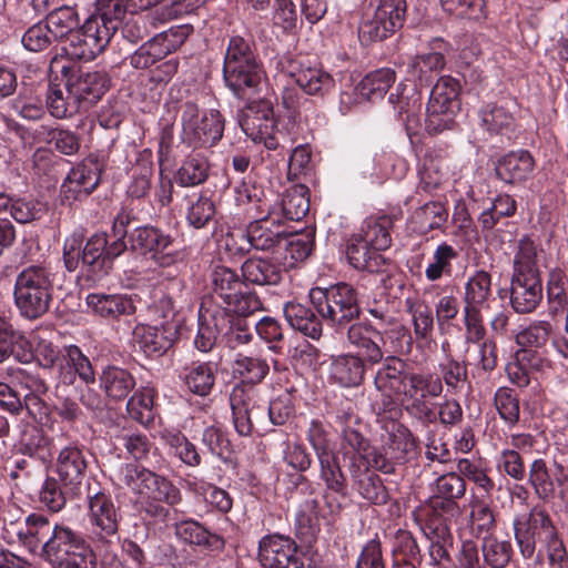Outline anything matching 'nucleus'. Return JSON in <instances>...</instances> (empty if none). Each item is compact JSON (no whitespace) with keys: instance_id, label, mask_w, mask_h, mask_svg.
<instances>
[{"instance_id":"f257e3e1","label":"nucleus","mask_w":568,"mask_h":568,"mask_svg":"<svg viewBox=\"0 0 568 568\" xmlns=\"http://www.w3.org/2000/svg\"><path fill=\"white\" fill-rule=\"evenodd\" d=\"M33 343L34 349L22 353L16 351V359L21 363L36 359L41 367L54 369L59 384L72 385L77 377L85 385L95 383L92 364L77 345L61 348L39 333L33 334Z\"/></svg>"},{"instance_id":"f03ea898","label":"nucleus","mask_w":568,"mask_h":568,"mask_svg":"<svg viewBox=\"0 0 568 568\" xmlns=\"http://www.w3.org/2000/svg\"><path fill=\"white\" fill-rule=\"evenodd\" d=\"M515 539L524 558H532L536 546L540 548L538 558L547 557L550 568H568V554L562 540L549 517L538 508L514 519Z\"/></svg>"},{"instance_id":"7ed1b4c3","label":"nucleus","mask_w":568,"mask_h":568,"mask_svg":"<svg viewBox=\"0 0 568 568\" xmlns=\"http://www.w3.org/2000/svg\"><path fill=\"white\" fill-rule=\"evenodd\" d=\"M232 368L234 375L242 379L230 395L233 424L241 436H250L253 430L252 418L257 410L265 412L256 405V392L252 385L261 383L266 377L270 365L267 359L260 355L237 354Z\"/></svg>"},{"instance_id":"20e7f679","label":"nucleus","mask_w":568,"mask_h":568,"mask_svg":"<svg viewBox=\"0 0 568 568\" xmlns=\"http://www.w3.org/2000/svg\"><path fill=\"white\" fill-rule=\"evenodd\" d=\"M392 224L386 215L369 216L363 221L346 245V256L353 267L371 273L383 268L386 260L382 252L392 244Z\"/></svg>"},{"instance_id":"39448f33","label":"nucleus","mask_w":568,"mask_h":568,"mask_svg":"<svg viewBox=\"0 0 568 568\" xmlns=\"http://www.w3.org/2000/svg\"><path fill=\"white\" fill-rule=\"evenodd\" d=\"M126 250V244L113 241L109 244L105 233L93 234L82 247L81 239H67L63 246V260L68 271L73 272L80 265L94 278L109 272L112 261Z\"/></svg>"},{"instance_id":"423d86ee","label":"nucleus","mask_w":568,"mask_h":568,"mask_svg":"<svg viewBox=\"0 0 568 568\" xmlns=\"http://www.w3.org/2000/svg\"><path fill=\"white\" fill-rule=\"evenodd\" d=\"M41 557L52 568H97L91 547L79 532L65 525H53L52 534L43 544Z\"/></svg>"},{"instance_id":"0eeeda50","label":"nucleus","mask_w":568,"mask_h":568,"mask_svg":"<svg viewBox=\"0 0 568 568\" xmlns=\"http://www.w3.org/2000/svg\"><path fill=\"white\" fill-rule=\"evenodd\" d=\"M53 292V275L44 266L24 267L16 277L13 296L20 314L36 320L50 307Z\"/></svg>"},{"instance_id":"6e6552de","label":"nucleus","mask_w":568,"mask_h":568,"mask_svg":"<svg viewBox=\"0 0 568 568\" xmlns=\"http://www.w3.org/2000/svg\"><path fill=\"white\" fill-rule=\"evenodd\" d=\"M308 296L317 313L334 327L344 328L361 314L358 295L351 284L313 287Z\"/></svg>"},{"instance_id":"1a4fd4ad","label":"nucleus","mask_w":568,"mask_h":568,"mask_svg":"<svg viewBox=\"0 0 568 568\" xmlns=\"http://www.w3.org/2000/svg\"><path fill=\"white\" fill-rule=\"evenodd\" d=\"M181 143L193 150L214 146L223 136L224 119L215 110H201L194 102L181 105Z\"/></svg>"},{"instance_id":"9d476101","label":"nucleus","mask_w":568,"mask_h":568,"mask_svg":"<svg viewBox=\"0 0 568 568\" xmlns=\"http://www.w3.org/2000/svg\"><path fill=\"white\" fill-rule=\"evenodd\" d=\"M494 301L489 273L477 271L468 277L463 296L464 323L468 342L478 343L485 337L483 312L489 310Z\"/></svg>"},{"instance_id":"9b49d317","label":"nucleus","mask_w":568,"mask_h":568,"mask_svg":"<svg viewBox=\"0 0 568 568\" xmlns=\"http://www.w3.org/2000/svg\"><path fill=\"white\" fill-rule=\"evenodd\" d=\"M276 69L281 75L292 79L307 95L324 98L335 88V80L327 70L302 55H282L276 62Z\"/></svg>"},{"instance_id":"f8f14e48","label":"nucleus","mask_w":568,"mask_h":568,"mask_svg":"<svg viewBox=\"0 0 568 568\" xmlns=\"http://www.w3.org/2000/svg\"><path fill=\"white\" fill-rule=\"evenodd\" d=\"M240 125L254 143H262L267 150L278 146L280 132L276 131L272 99L252 101L243 112Z\"/></svg>"},{"instance_id":"ddd939ff","label":"nucleus","mask_w":568,"mask_h":568,"mask_svg":"<svg viewBox=\"0 0 568 568\" xmlns=\"http://www.w3.org/2000/svg\"><path fill=\"white\" fill-rule=\"evenodd\" d=\"M130 241L133 250L149 255L160 266H171L183 257L175 240L156 227H138Z\"/></svg>"},{"instance_id":"4468645a","label":"nucleus","mask_w":568,"mask_h":568,"mask_svg":"<svg viewBox=\"0 0 568 568\" xmlns=\"http://www.w3.org/2000/svg\"><path fill=\"white\" fill-rule=\"evenodd\" d=\"M406 9V0H381L374 16L359 27L361 41H381L393 34L403 27Z\"/></svg>"},{"instance_id":"2eb2a0df","label":"nucleus","mask_w":568,"mask_h":568,"mask_svg":"<svg viewBox=\"0 0 568 568\" xmlns=\"http://www.w3.org/2000/svg\"><path fill=\"white\" fill-rule=\"evenodd\" d=\"M258 560L264 568H312L296 542L282 535H268L260 540Z\"/></svg>"},{"instance_id":"dca6fc26","label":"nucleus","mask_w":568,"mask_h":568,"mask_svg":"<svg viewBox=\"0 0 568 568\" xmlns=\"http://www.w3.org/2000/svg\"><path fill=\"white\" fill-rule=\"evenodd\" d=\"M416 448V442L410 430L397 423H393L381 449L376 448L372 467L385 474L394 471L396 464L406 462Z\"/></svg>"},{"instance_id":"f3484780","label":"nucleus","mask_w":568,"mask_h":568,"mask_svg":"<svg viewBox=\"0 0 568 568\" xmlns=\"http://www.w3.org/2000/svg\"><path fill=\"white\" fill-rule=\"evenodd\" d=\"M88 518L92 532L111 542L119 528V513L112 497L104 491L88 495Z\"/></svg>"},{"instance_id":"a211bd4d","label":"nucleus","mask_w":568,"mask_h":568,"mask_svg":"<svg viewBox=\"0 0 568 568\" xmlns=\"http://www.w3.org/2000/svg\"><path fill=\"white\" fill-rule=\"evenodd\" d=\"M148 478L149 480L139 500L146 514L164 519L168 515V508L162 506L161 503L170 506L179 504L181 500L180 489L166 477L154 471Z\"/></svg>"},{"instance_id":"6ab92c4d","label":"nucleus","mask_w":568,"mask_h":568,"mask_svg":"<svg viewBox=\"0 0 568 568\" xmlns=\"http://www.w3.org/2000/svg\"><path fill=\"white\" fill-rule=\"evenodd\" d=\"M443 392L442 379L430 373H412L407 379L400 403L412 414L427 416L428 409L425 399L428 397H437Z\"/></svg>"},{"instance_id":"aec40b11","label":"nucleus","mask_w":568,"mask_h":568,"mask_svg":"<svg viewBox=\"0 0 568 568\" xmlns=\"http://www.w3.org/2000/svg\"><path fill=\"white\" fill-rule=\"evenodd\" d=\"M410 372L408 365L400 358L390 356L377 369L374 384L378 392L387 398V405L394 403V397L402 399Z\"/></svg>"},{"instance_id":"412c9836","label":"nucleus","mask_w":568,"mask_h":568,"mask_svg":"<svg viewBox=\"0 0 568 568\" xmlns=\"http://www.w3.org/2000/svg\"><path fill=\"white\" fill-rule=\"evenodd\" d=\"M101 166L97 159L87 158L71 169L62 183L65 199L88 196L99 184Z\"/></svg>"},{"instance_id":"4be33fe9","label":"nucleus","mask_w":568,"mask_h":568,"mask_svg":"<svg viewBox=\"0 0 568 568\" xmlns=\"http://www.w3.org/2000/svg\"><path fill=\"white\" fill-rule=\"evenodd\" d=\"M389 102L408 136L417 133L420 126L422 99L414 84L399 83L396 93L389 95Z\"/></svg>"},{"instance_id":"5701e85b","label":"nucleus","mask_w":568,"mask_h":568,"mask_svg":"<svg viewBox=\"0 0 568 568\" xmlns=\"http://www.w3.org/2000/svg\"><path fill=\"white\" fill-rule=\"evenodd\" d=\"M516 109L517 104L513 99L486 104L479 111L481 126L490 134L510 138L516 128Z\"/></svg>"},{"instance_id":"b1692460","label":"nucleus","mask_w":568,"mask_h":568,"mask_svg":"<svg viewBox=\"0 0 568 568\" xmlns=\"http://www.w3.org/2000/svg\"><path fill=\"white\" fill-rule=\"evenodd\" d=\"M252 248L271 250L282 240L287 239L288 231L278 217L267 209V214L251 222L247 226Z\"/></svg>"},{"instance_id":"393cba45","label":"nucleus","mask_w":568,"mask_h":568,"mask_svg":"<svg viewBox=\"0 0 568 568\" xmlns=\"http://www.w3.org/2000/svg\"><path fill=\"white\" fill-rule=\"evenodd\" d=\"M175 334L174 327L138 324L133 329V342L146 356H159L171 347Z\"/></svg>"},{"instance_id":"a878e982","label":"nucleus","mask_w":568,"mask_h":568,"mask_svg":"<svg viewBox=\"0 0 568 568\" xmlns=\"http://www.w3.org/2000/svg\"><path fill=\"white\" fill-rule=\"evenodd\" d=\"M108 79L99 71L81 72L75 78L68 80L65 91L79 104L98 102L108 89Z\"/></svg>"},{"instance_id":"bb28decb","label":"nucleus","mask_w":568,"mask_h":568,"mask_svg":"<svg viewBox=\"0 0 568 568\" xmlns=\"http://www.w3.org/2000/svg\"><path fill=\"white\" fill-rule=\"evenodd\" d=\"M542 298L540 276L513 275L510 286V304L517 313L532 312Z\"/></svg>"},{"instance_id":"cd10ccee","label":"nucleus","mask_w":568,"mask_h":568,"mask_svg":"<svg viewBox=\"0 0 568 568\" xmlns=\"http://www.w3.org/2000/svg\"><path fill=\"white\" fill-rule=\"evenodd\" d=\"M226 85L239 98L255 91L262 83L263 69L258 62L223 67Z\"/></svg>"},{"instance_id":"c85d7f7f","label":"nucleus","mask_w":568,"mask_h":568,"mask_svg":"<svg viewBox=\"0 0 568 568\" xmlns=\"http://www.w3.org/2000/svg\"><path fill=\"white\" fill-rule=\"evenodd\" d=\"M85 303L93 314L104 318L113 320L135 311L132 298L125 294L91 293L85 297Z\"/></svg>"},{"instance_id":"c756f323","label":"nucleus","mask_w":568,"mask_h":568,"mask_svg":"<svg viewBox=\"0 0 568 568\" xmlns=\"http://www.w3.org/2000/svg\"><path fill=\"white\" fill-rule=\"evenodd\" d=\"M347 338L369 363L375 364L382 361L384 356L381 348L383 336L378 331L369 325L357 323L348 327Z\"/></svg>"},{"instance_id":"7c9ffc66","label":"nucleus","mask_w":568,"mask_h":568,"mask_svg":"<svg viewBox=\"0 0 568 568\" xmlns=\"http://www.w3.org/2000/svg\"><path fill=\"white\" fill-rule=\"evenodd\" d=\"M53 526L42 515L31 514L22 526L17 529L19 542L30 552L42 555V547L45 539L52 534Z\"/></svg>"},{"instance_id":"2f4dec72","label":"nucleus","mask_w":568,"mask_h":568,"mask_svg":"<svg viewBox=\"0 0 568 568\" xmlns=\"http://www.w3.org/2000/svg\"><path fill=\"white\" fill-rule=\"evenodd\" d=\"M87 462L83 452L74 445L63 447L55 460V471L64 485H79L84 476Z\"/></svg>"},{"instance_id":"473e14b6","label":"nucleus","mask_w":568,"mask_h":568,"mask_svg":"<svg viewBox=\"0 0 568 568\" xmlns=\"http://www.w3.org/2000/svg\"><path fill=\"white\" fill-rule=\"evenodd\" d=\"M216 365L211 362H193L185 366L180 377L186 388L197 395L207 396L215 385Z\"/></svg>"},{"instance_id":"72a5a7b5","label":"nucleus","mask_w":568,"mask_h":568,"mask_svg":"<svg viewBox=\"0 0 568 568\" xmlns=\"http://www.w3.org/2000/svg\"><path fill=\"white\" fill-rule=\"evenodd\" d=\"M534 159L528 151H516L504 155L496 165V174L506 183H517L530 176Z\"/></svg>"},{"instance_id":"f704fd0d","label":"nucleus","mask_w":568,"mask_h":568,"mask_svg":"<svg viewBox=\"0 0 568 568\" xmlns=\"http://www.w3.org/2000/svg\"><path fill=\"white\" fill-rule=\"evenodd\" d=\"M242 276L254 285H276L282 280V267L268 257H250L242 264Z\"/></svg>"},{"instance_id":"c9c22d12","label":"nucleus","mask_w":568,"mask_h":568,"mask_svg":"<svg viewBox=\"0 0 568 568\" xmlns=\"http://www.w3.org/2000/svg\"><path fill=\"white\" fill-rule=\"evenodd\" d=\"M283 312L293 329L313 339L321 337L322 322L311 308L297 302H288L284 305Z\"/></svg>"},{"instance_id":"e433bc0d","label":"nucleus","mask_w":568,"mask_h":568,"mask_svg":"<svg viewBox=\"0 0 568 568\" xmlns=\"http://www.w3.org/2000/svg\"><path fill=\"white\" fill-rule=\"evenodd\" d=\"M272 214L282 217L283 224L286 221H300L310 210V201L305 195L303 186H295L283 195L280 202L268 207Z\"/></svg>"},{"instance_id":"4c0bfd02","label":"nucleus","mask_w":568,"mask_h":568,"mask_svg":"<svg viewBox=\"0 0 568 568\" xmlns=\"http://www.w3.org/2000/svg\"><path fill=\"white\" fill-rule=\"evenodd\" d=\"M100 386L109 398L122 400L134 388L135 378L124 368L108 366L100 375Z\"/></svg>"},{"instance_id":"58836bf2","label":"nucleus","mask_w":568,"mask_h":568,"mask_svg":"<svg viewBox=\"0 0 568 568\" xmlns=\"http://www.w3.org/2000/svg\"><path fill=\"white\" fill-rule=\"evenodd\" d=\"M162 443L169 454L189 467H196L201 464V456L196 446L180 430L163 429L160 433Z\"/></svg>"},{"instance_id":"ea45409f","label":"nucleus","mask_w":568,"mask_h":568,"mask_svg":"<svg viewBox=\"0 0 568 568\" xmlns=\"http://www.w3.org/2000/svg\"><path fill=\"white\" fill-rule=\"evenodd\" d=\"M331 377L343 387H353L361 384L365 367L358 356L342 355L331 364Z\"/></svg>"},{"instance_id":"a19ab883","label":"nucleus","mask_w":568,"mask_h":568,"mask_svg":"<svg viewBox=\"0 0 568 568\" xmlns=\"http://www.w3.org/2000/svg\"><path fill=\"white\" fill-rule=\"evenodd\" d=\"M223 314L200 310L197 332L194 338L195 347L202 352H210L216 343L217 334L224 326Z\"/></svg>"},{"instance_id":"79ce46f5","label":"nucleus","mask_w":568,"mask_h":568,"mask_svg":"<svg viewBox=\"0 0 568 568\" xmlns=\"http://www.w3.org/2000/svg\"><path fill=\"white\" fill-rule=\"evenodd\" d=\"M448 219L445 205L439 201H432L418 207L412 215L413 230L426 234L442 227Z\"/></svg>"},{"instance_id":"37998d69","label":"nucleus","mask_w":568,"mask_h":568,"mask_svg":"<svg viewBox=\"0 0 568 568\" xmlns=\"http://www.w3.org/2000/svg\"><path fill=\"white\" fill-rule=\"evenodd\" d=\"M458 93V81L452 77H442L432 89L427 105L457 113L459 111Z\"/></svg>"},{"instance_id":"c03bdc74","label":"nucleus","mask_w":568,"mask_h":568,"mask_svg":"<svg viewBox=\"0 0 568 568\" xmlns=\"http://www.w3.org/2000/svg\"><path fill=\"white\" fill-rule=\"evenodd\" d=\"M216 246L221 255L233 260L250 252L252 243L247 230L229 229L217 237Z\"/></svg>"},{"instance_id":"a18cd8bd","label":"nucleus","mask_w":568,"mask_h":568,"mask_svg":"<svg viewBox=\"0 0 568 568\" xmlns=\"http://www.w3.org/2000/svg\"><path fill=\"white\" fill-rule=\"evenodd\" d=\"M418 189L430 193L447 180V166L443 160L425 155L418 169Z\"/></svg>"},{"instance_id":"49530a36","label":"nucleus","mask_w":568,"mask_h":568,"mask_svg":"<svg viewBox=\"0 0 568 568\" xmlns=\"http://www.w3.org/2000/svg\"><path fill=\"white\" fill-rule=\"evenodd\" d=\"M54 41L70 36L79 26V17L72 7H61L50 12L44 20Z\"/></svg>"},{"instance_id":"de8ad7c7","label":"nucleus","mask_w":568,"mask_h":568,"mask_svg":"<svg viewBox=\"0 0 568 568\" xmlns=\"http://www.w3.org/2000/svg\"><path fill=\"white\" fill-rule=\"evenodd\" d=\"M211 278L214 293L221 297L224 303L231 297H234L241 290L245 288V284L237 273L223 265L214 267Z\"/></svg>"},{"instance_id":"09e8293b","label":"nucleus","mask_w":568,"mask_h":568,"mask_svg":"<svg viewBox=\"0 0 568 568\" xmlns=\"http://www.w3.org/2000/svg\"><path fill=\"white\" fill-rule=\"evenodd\" d=\"M209 163L206 159L194 153L189 155L179 168L175 181L181 186H194L203 183L207 178Z\"/></svg>"},{"instance_id":"8fccbe9b","label":"nucleus","mask_w":568,"mask_h":568,"mask_svg":"<svg viewBox=\"0 0 568 568\" xmlns=\"http://www.w3.org/2000/svg\"><path fill=\"white\" fill-rule=\"evenodd\" d=\"M182 288L183 282L176 278L173 280L170 286V293L161 296L150 307V312L152 313L155 320L160 321V325H165L166 327H174L175 332H178L179 323L175 322L178 311L172 294L181 292Z\"/></svg>"},{"instance_id":"3c124183","label":"nucleus","mask_w":568,"mask_h":568,"mask_svg":"<svg viewBox=\"0 0 568 568\" xmlns=\"http://www.w3.org/2000/svg\"><path fill=\"white\" fill-rule=\"evenodd\" d=\"M395 71L389 68H382L368 73L359 85V95L367 97L368 100L383 98L390 85L395 82Z\"/></svg>"},{"instance_id":"603ef678","label":"nucleus","mask_w":568,"mask_h":568,"mask_svg":"<svg viewBox=\"0 0 568 568\" xmlns=\"http://www.w3.org/2000/svg\"><path fill=\"white\" fill-rule=\"evenodd\" d=\"M176 536L184 542L197 546L219 547L222 545L221 538L211 534L200 523L187 519L176 524Z\"/></svg>"},{"instance_id":"864d4df0","label":"nucleus","mask_w":568,"mask_h":568,"mask_svg":"<svg viewBox=\"0 0 568 568\" xmlns=\"http://www.w3.org/2000/svg\"><path fill=\"white\" fill-rule=\"evenodd\" d=\"M186 220L195 229L204 227L215 215L212 199L204 194H193L185 199Z\"/></svg>"},{"instance_id":"5fc2aeb1","label":"nucleus","mask_w":568,"mask_h":568,"mask_svg":"<svg viewBox=\"0 0 568 568\" xmlns=\"http://www.w3.org/2000/svg\"><path fill=\"white\" fill-rule=\"evenodd\" d=\"M538 252L535 243L525 237L519 241L518 252L514 261V274L517 276H540Z\"/></svg>"},{"instance_id":"6e6d98bb","label":"nucleus","mask_w":568,"mask_h":568,"mask_svg":"<svg viewBox=\"0 0 568 568\" xmlns=\"http://www.w3.org/2000/svg\"><path fill=\"white\" fill-rule=\"evenodd\" d=\"M457 257V251L446 242L440 243L425 270L428 281H438L444 275L452 273V262Z\"/></svg>"},{"instance_id":"4d7b16f0","label":"nucleus","mask_w":568,"mask_h":568,"mask_svg":"<svg viewBox=\"0 0 568 568\" xmlns=\"http://www.w3.org/2000/svg\"><path fill=\"white\" fill-rule=\"evenodd\" d=\"M452 545V535L446 527H438L429 538V565L434 568H447L450 562L448 547Z\"/></svg>"},{"instance_id":"13d9d810","label":"nucleus","mask_w":568,"mask_h":568,"mask_svg":"<svg viewBox=\"0 0 568 568\" xmlns=\"http://www.w3.org/2000/svg\"><path fill=\"white\" fill-rule=\"evenodd\" d=\"M152 474V470L141 465L128 463L119 468L116 478L121 485L139 498L149 480L148 476L151 477Z\"/></svg>"},{"instance_id":"bf43d9fd","label":"nucleus","mask_w":568,"mask_h":568,"mask_svg":"<svg viewBox=\"0 0 568 568\" xmlns=\"http://www.w3.org/2000/svg\"><path fill=\"white\" fill-rule=\"evenodd\" d=\"M516 209V201L510 195L499 194L491 205L480 214L479 223L484 229L491 230L501 217L514 215Z\"/></svg>"},{"instance_id":"052dcab7","label":"nucleus","mask_w":568,"mask_h":568,"mask_svg":"<svg viewBox=\"0 0 568 568\" xmlns=\"http://www.w3.org/2000/svg\"><path fill=\"white\" fill-rule=\"evenodd\" d=\"M552 333L549 322L537 321L519 331L516 335V343L526 348H540L547 344Z\"/></svg>"},{"instance_id":"680f3d73","label":"nucleus","mask_w":568,"mask_h":568,"mask_svg":"<svg viewBox=\"0 0 568 568\" xmlns=\"http://www.w3.org/2000/svg\"><path fill=\"white\" fill-rule=\"evenodd\" d=\"M64 90L65 85L61 87L60 84H51L48 90V110L57 119L65 118L79 108V103L69 93L68 97H64Z\"/></svg>"},{"instance_id":"e2e57ef3","label":"nucleus","mask_w":568,"mask_h":568,"mask_svg":"<svg viewBox=\"0 0 568 568\" xmlns=\"http://www.w3.org/2000/svg\"><path fill=\"white\" fill-rule=\"evenodd\" d=\"M481 548L485 561L493 568H504L510 560L511 545L507 540L486 536Z\"/></svg>"},{"instance_id":"0e129e2a","label":"nucleus","mask_w":568,"mask_h":568,"mask_svg":"<svg viewBox=\"0 0 568 568\" xmlns=\"http://www.w3.org/2000/svg\"><path fill=\"white\" fill-rule=\"evenodd\" d=\"M153 389H139L126 404L130 416L141 424H148L153 418Z\"/></svg>"},{"instance_id":"69168bd1","label":"nucleus","mask_w":568,"mask_h":568,"mask_svg":"<svg viewBox=\"0 0 568 568\" xmlns=\"http://www.w3.org/2000/svg\"><path fill=\"white\" fill-rule=\"evenodd\" d=\"M51 439L41 429L31 428L21 438V450L30 457L45 459L51 455Z\"/></svg>"},{"instance_id":"338daca9","label":"nucleus","mask_w":568,"mask_h":568,"mask_svg":"<svg viewBox=\"0 0 568 568\" xmlns=\"http://www.w3.org/2000/svg\"><path fill=\"white\" fill-rule=\"evenodd\" d=\"M445 65L444 55L438 52H428L416 55L408 64V73L413 79L423 81L427 74L434 71H439Z\"/></svg>"},{"instance_id":"774afa93","label":"nucleus","mask_w":568,"mask_h":568,"mask_svg":"<svg viewBox=\"0 0 568 568\" xmlns=\"http://www.w3.org/2000/svg\"><path fill=\"white\" fill-rule=\"evenodd\" d=\"M443 9L452 16L479 20L485 16L484 0H440Z\"/></svg>"}]
</instances>
